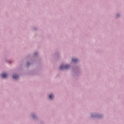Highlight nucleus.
<instances>
[{"label": "nucleus", "instance_id": "1", "mask_svg": "<svg viewBox=\"0 0 124 124\" xmlns=\"http://www.w3.org/2000/svg\"><path fill=\"white\" fill-rule=\"evenodd\" d=\"M68 68H69V65H66L65 66L62 65L60 67V69L61 70H62L63 69H68Z\"/></svg>", "mask_w": 124, "mask_h": 124}, {"label": "nucleus", "instance_id": "2", "mask_svg": "<svg viewBox=\"0 0 124 124\" xmlns=\"http://www.w3.org/2000/svg\"><path fill=\"white\" fill-rule=\"evenodd\" d=\"M7 75L6 73H2L0 74L1 78H6Z\"/></svg>", "mask_w": 124, "mask_h": 124}, {"label": "nucleus", "instance_id": "3", "mask_svg": "<svg viewBox=\"0 0 124 124\" xmlns=\"http://www.w3.org/2000/svg\"><path fill=\"white\" fill-rule=\"evenodd\" d=\"M72 62H78V59L77 58H73L72 59Z\"/></svg>", "mask_w": 124, "mask_h": 124}, {"label": "nucleus", "instance_id": "4", "mask_svg": "<svg viewBox=\"0 0 124 124\" xmlns=\"http://www.w3.org/2000/svg\"><path fill=\"white\" fill-rule=\"evenodd\" d=\"M13 78L14 79H18V78H19V76L18 75H15L13 76Z\"/></svg>", "mask_w": 124, "mask_h": 124}, {"label": "nucleus", "instance_id": "5", "mask_svg": "<svg viewBox=\"0 0 124 124\" xmlns=\"http://www.w3.org/2000/svg\"><path fill=\"white\" fill-rule=\"evenodd\" d=\"M49 97L50 99H53V98L54 97V95L53 94H50L49 96Z\"/></svg>", "mask_w": 124, "mask_h": 124}, {"label": "nucleus", "instance_id": "6", "mask_svg": "<svg viewBox=\"0 0 124 124\" xmlns=\"http://www.w3.org/2000/svg\"><path fill=\"white\" fill-rule=\"evenodd\" d=\"M117 17H119V15H117Z\"/></svg>", "mask_w": 124, "mask_h": 124}]
</instances>
